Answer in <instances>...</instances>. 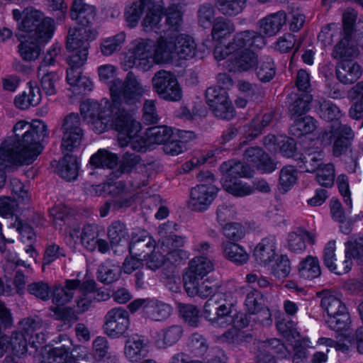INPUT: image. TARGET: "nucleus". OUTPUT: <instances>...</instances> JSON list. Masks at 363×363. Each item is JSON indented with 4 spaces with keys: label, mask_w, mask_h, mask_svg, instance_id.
Listing matches in <instances>:
<instances>
[{
    "label": "nucleus",
    "mask_w": 363,
    "mask_h": 363,
    "mask_svg": "<svg viewBox=\"0 0 363 363\" xmlns=\"http://www.w3.org/2000/svg\"><path fill=\"white\" fill-rule=\"evenodd\" d=\"M13 132L15 137L7 138L0 145V166L10 170L32 164L42 152V142L48 136L47 125L41 121H19Z\"/></svg>",
    "instance_id": "1"
},
{
    "label": "nucleus",
    "mask_w": 363,
    "mask_h": 363,
    "mask_svg": "<svg viewBox=\"0 0 363 363\" xmlns=\"http://www.w3.org/2000/svg\"><path fill=\"white\" fill-rule=\"evenodd\" d=\"M54 28V21L51 18H44L40 11L26 9L23 12L16 35L18 39L28 38L48 41L51 38Z\"/></svg>",
    "instance_id": "2"
},
{
    "label": "nucleus",
    "mask_w": 363,
    "mask_h": 363,
    "mask_svg": "<svg viewBox=\"0 0 363 363\" xmlns=\"http://www.w3.org/2000/svg\"><path fill=\"white\" fill-rule=\"evenodd\" d=\"M97 32L86 28H70L68 30L66 48L71 54L67 57L69 66L82 69L89 48V41L96 38Z\"/></svg>",
    "instance_id": "3"
},
{
    "label": "nucleus",
    "mask_w": 363,
    "mask_h": 363,
    "mask_svg": "<svg viewBox=\"0 0 363 363\" xmlns=\"http://www.w3.org/2000/svg\"><path fill=\"white\" fill-rule=\"evenodd\" d=\"M196 43L194 39L187 35L181 34L169 38H160L156 48V57L162 62H169L175 57L187 60L194 57Z\"/></svg>",
    "instance_id": "4"
},
{
    "label": "nucleus",
    "mask_w": 363,
    "mask_h": 363,
    "mask_svg": "<svg viewBox=\"0 0 363 363\" xmlns=\"http://www.w3.org/2000/svg\"><path fill=\"white\" fill-rule=\"evenodd\" d=\"M145 91V86L133 72H128L123 81L114 79L110 86L111 100L118 108L138 101Z\"/></svg>",
    "instance_id": "5"
},
{
    "label": "nucleus",
    "mask_w": 363,
    "mask_h": 363,
    "mask_svg": "<svg viewBox=\"0 0 363 363\" xmlns=\"http://www.w3.org/2000/svg\"><path fill=\"white\" fill-rule=\"evenodd\" d=\"M123 118H118L116 121L119 145L122 147L130 146V149L136 152H146L150 143L146 136L143 138L138 135L141 130L140 122L133 118L130 112Z\"/></svg>",
    "instance_id": "6"
},
{
    "label": "nucleus",
    "mask_w": 363,
    "mask_h": 363,
    "mask_svg": "<svg viewBox=\"0 0 363 363\" xmlns=\"http://www.w3.org/2000/svg\"><path fill=\"white\" fill-rule=\"evenodd\" d=\"M41 326L42 320L38 316L23 318L19 323L20 333H13L10 338L1 336L0 349L1 351L0 355H2L10 347L16 355L26 353L27 352V337L32 335Z\"/></svg>",
    "instance_id": "7"
},
{
    "label": "nucleus",
    "mask_w": 363,
    "mask_h": 363,
    "mask_svg": "<svg viewBox=\"0 0 363 363\" xmlns=\"http://www.w3.org/2000/svg\"><path fill=\"white\" fill-rule=\"evenodd\" d=\"M320 306L327 312L325 321L330 329L338 332L348 328L350 324V315L345 305L338 297L330 293H325Z\"/></svg>",
    "instance_id": "8"
},
{
    "label": "nucleus",
    "mask_w": 363,
    "mask_h": 363,
    "mask_svg": "<svg viewBox=\"0 0 363 363\" xmlns=\"http://www.w3.org/2000/svg\"><path fill=\"white\" fill-rule=\"evenodd\" d=\"M60 131L62 134L61 149L62 152H72L81 145L84 130L77 113H70L61 121Z\"/></svg>",
    "instance_id": "9"
},
{
    "label": "nucleus",
    "mask_w": 363,
    "mask_h": 363,
    "mask_svg": "<svg viewBox=\"0 0 363 363\" xmlns=\"http://www.w3.org/2000/svg\"><path fill=\"white\" fill-rule=\"evenodd\" d=\"M235 300L231 293L218 294L214 298H210L203 306V316L213 323H219L223 318H230L235 316Z\"/></svg>",
    "instance_id": "10"
},
{
    "label": "nucleus",
    "mask_w": 363,
    "mask_h": 363,
    "mask_svg": "<svg viewBox=\"0 0 363 363\" xmlns=\"http://www.w3.org/2000/svg\"><path fill=\"white\" fill-rule=\"evenodd\" d=\"M322 138L323 140H328L330 143L333 139V155L337 157L347 152H352L354 133L348 125L335 123L331 125L329 131L323 133Z\"/></svg>",
    "instance_id": "11"
},
{
    "label": "nucleus",
    "mask_w": 363,
    "mask_h": 363,
    "mask_svg": "<svg viewBox=\"0 0 363 363\" xmlns=\"http://www.w3.org/2000/svg\"><path fill=\"white\" fill-rule=\"evenodd\" d=\"M154 91L162 99L178 101L182 97V91L175 75L170 72L161 69L152 78Z\"/></svg>",
    "instance_id": "12"
},
{
    "label": "nucleus",
    "mask_w": 363,
    "mask_h": 363,
    "mask_svg": "<svg viewBox=\"0 0 363 363\" xmlns=\"http://www.w3.org/2000/svg\"><path fill=\"white\" fill-rule=\"evenodd\" d=\"M96 289L93 279L81 281L79 279H66L62 286H55L52 291V302L57 306H64L69 303L78 293H92Z\"/></svg>",
    "instance_id": "13"
},
{
    "label": "nucleus",
    "mask_w": 363,
    "mask_h": 363,
    "mask_svg": "<svg viewBox=\"0 0 363 363\" xmlns=\"http://www.w3.org/2000/svg\"><path fill=\"white\" fill-rule=\"evenodd\" d=\"M156 48L154 41L150 39H137L133 43V46L129 50L128 54L124 59V67L127 69L133 67H142L145 69L148 63V59L154 55L156 57Z\"/></svg>",
    "instance_id": "14"
},
{
    "label": "nucleus",
    "mask_w": 363,
    "mask_h": 363,
    "mask_svg": "<svg viewBox=\"0 0 363 363\" xmlns=\"http://www.w3.org/2000/svg\"><path fill=\"white\" fill-rule=\"evenodd\" d=\"M130 323L128 311L123 307H116L105 315L103 329L108 337L118 338L125 333Z\"/></svg>",
    "instance_id": "15"
},
{
    "label": "nucleus",
    "mask_w": 363,
    "mask_h": 363,
    "mask_svg": "<svg viewBox=\"0 0 363 363\" xmlns=\"http://www.w3.org/2000/svg\"><path fill=\"white\" fill-rule=\"evenodd\" d=\"M213 184H198L191 189L189 208L194 211L203 212L208 208L218 193Z\"/></svg>",
    "instance_id": "16"
},
{
    "label": "nucleus",
    "mask_w": 363,
    "mask_h": 363,
    "mask_svg": "<svg viewBox=\"0 0 363 363\" xmlns=\"http://www.w3.org/2000/svg\"><path fill=\"white\" fill-rule=\"evenodd\" d=\"M158 4V8L166 16L164 28L162 32L164 35L160 38H169L172 33L179 31L182 22V9L184 6V0H172L167 9L164 7V4Z\"/></svg>",
    "instance_id": "17"
},
{
    "label": "nucleus",
    "mask_w": 363,
    "mask_h": 363,
    "mask_svg": "<svg viewBox=\"0 0 363 363\" xmlns=\"http://www.w3.org/2000/svg\"><path fill=\"white\" fill-rule=\"evenodd\" d=\"M149 353V340L143 335L132 334L128 336L124 346V354L132 363H139Z\"/></svg>",
    "instance_id": "18"
},
{
    "label": "nucleus",
    "mask_w": 363,
    "mask_h": 363,
    "mask_svg": "<svg viewBox=\"0 0 363 363\" xmlns=\"http://www.w3.org/2000/svg\"><path fill=\"white\" fill-rule=\"evenodd\" d=\"M324 158V152L318 147H304L295 155V160L299 168L309 173L315 172L323 166Z\"/></svg>",
    "instance_id": "19"
},
{
    "label": "nucleus",
    "mask_w": 363,
    "mask_h": 363,
    "mask_svg": "<svg viewBox=\"0 0 363 363\" xmlns=\"http://www.w3.org/2000/svg\"><path fill=\"white\" fill-rule=\"evenodd\" d=\"M184 289L190 297L207 298L219 294L221 284L218 281L202 279L184 280Z\"/></svg>",
    "instance_id": "20"
},
{
    "label": "nucleus",
    "mask_w": 363,
    "mask_h": 363,
    "mask_svg": "<svg viewBox=\"0 0 363 363\" xmlns=\"http://www.w3.org/2000/svg\"><path fill=\"white\" fill-rule=\"evenodd\" d=\"M255 354L267 359H272L275 363L274 356L279 359H286L290 356V351L281 341L277 338H272L265 341L258 342L255 347Z\"/></svg>",
    "instance_id": "21"
},
{
    "label": "nucleus",
    "mask_w": 363,
    "mask_h": 363,
    "mask_svg": "<svg viewBox=\"0 0 363 363\" xmlns=\"http://www.w3.org/2000/svg\"><path fill=\"white\" fill-rule=\"evenodd\" d=\"M129 113L130 111L125 108H118L113 105L111 109H106L101 116L88 121V122L91 123L93 130L100 134L107 130L109 123H111L116 129V120L118 118L124 119L123 118L128 116Z\"/></svg>",
    "instance_id": "22"
},
{
    "label": "nucleus",
    "mask_w": 363,
    "mask_h": 363,
    "mask_svg": "<svg viewBox=\"0 0 363 363\" xmlns=\"http://www.w3.org/2000/svg\"><path fill=\"white\" fill-rule=\"evenodd\" d=\"M265 37L260 33L247 30L237 33L230 47L232 49L244 50L261 49L266 45Z\"/></svg>",
    "instance_id": "23"
},
{
    "label": "nucleus",
    "mask_w": 363,
    "mask_h": 363,
    "mask_svg": "<svg viewBox=\"0 0 363 363\" xmlns=\"http://www.w3.org/2000/svg\"><path fill=\"white\" fill-rule=\"evenodd\" d=\"M257 62L255 52L248 49H235L234 53L226 61V67L230 72H244L253 68Z\"/></svg>",
    "instance_id": "24"
},
{
    "label": "nucleus",
    "mask_w": 363,
    "mask_h": 363,
    "mask_svg": "<svg viewBox=\"0 0 363 363\" xmlns=\"http://www.w3.org/2000/svg\"><path fill=\"white\" fill-rule=\"evenodd\" d=\"M177 225L174 222H167L159 227L158 233L160 237L159 245L164 252L180 248L184 245V238L174 233L177 230Z\"/></svg>",
    "instance_id": "25"
},
{
    "label": "nucleus",
    "mask_w": 363,
    "mask_h": 363,
    "mask_svg": "<svg viewBox=\"0 0 363 363\" xmlns=\"http://www.w3.org/2000/svg\"><path fill=\"white\" fill-rule=\"evenodd\" d=\"M70 17L82 25V28L91 29L89 26L94 21L95 7L84 3L82 0H74L70 9Z\"/></svg>",
    "instance_id": "26"
},
{
    "label": "nucleus",
    "mask_w": 363,
    "mask_h": 363,
    "mask_svg": "<svg viewBox=\"0 0 363 363\" xmlns=\"http://www.w3.org/2000/svg\"><path fill=\"white\" fill-rule=\"evenodd\" d=\"M155 241L146 231L132 234L129 251L131 255L145 258L155 249Z\"/></svg>",
    "instance_id": "27"
},
{
    "label": "nucleus",
    "mask_w": 363,
    "mask_h": 363,
    "mask_svg": "<svg viewBox=\"0 0 363 363\" xmlns=\"http://www.w3.org/2000/svg\"><path fill=\"white\" fill-rule=\"evenodd\" d=\"M286 22V14L283 11L269 14L258 22L260 33L265 38L274 36L281 30Z\"/></svg>",
    "instance_id": "28"
},
{
    "label": "nucleus",
    "mask_w": 363,
    "mask_h": 363,
    "mask_svg": "<svg viewBox=\"0 0 363 363\" xmlns=\"http://www.w3.org/2000/svg\"><path fill=\"white\" fill-rule=\"evenodd\" d=\"M214 265L211 259L206 257L198 256L192 259L189 263L188 271L183 275V281L203 279L213 271Z\"/></svg>",
    "instance_id": "29"
},
{
    "label": "nucleus",
    "mask_w": 363,
    "mask_h": 363,
    "mask_svg": "<svg viewBox=\"0 0 363 363\" xmlns=\"http://www.w3.org/2000/svg\"><path fill=\"white\" fill-rule=\"evenodd\" d=\"M220 170L223 176L222 181L233 180L237 177H251L253 173L249 164L234 160L223 162L220 166Z\"/></svg>",
    "instance_id": "30"
},
{
    "label": "nucleus",
    "mask_w": 363,
    "mask_h": 363,
    "mask_svg": "<svg viewBox=\"0 0 363 363\" xmlns=\"http://www.w3.org/2000/svg\"><path fill=\"white\" fill-rule=\"evenodd\" d=\"M306 242L313 244V237L305 229L297 228L288 234L286 247L291 252L301 253L306 248Z\"/></svg>",
    "instance_id": "31"
},
{
    "label": "nucleus",
    "mask_w": 363,
    "mask_h": 363,
    "mask_svg": "<svg viewBox=\"0 0 363 363\" xmlns=\"http://www.w3.org/2000/svg\"><path fill=\"white\" fill-rule=\"evenodd\" d=\"M362 75V68L352 60L340 62L336 67V76L338 80L345 84L356 82Z\"/></svg>",
    "instance_id": "32"
},
{
    "label": "nucleus",
    "mask_w": 363,
    "mask_h": 363,
    "mask_svg": "<svg viewBox=\"0 0 363 363\" xmlns=\"http://www.w3.org/2000/svg\"><path fill=\"white\" fill-rule=\"evenodd\" d=\"M113 101H109L107 99H103L99 102L92 99H86L80 105L81 115L85 120L90 121L96 118L103 114L106 109H111Z\"/></svg>",
    "instance_id": "33"
},
{
    "label": "nucleus",
    "mask_w": 363,
    "mask_h": 363,
    "mask_svg": "<svg viewBox=\"0 0 363 363\" xmlns=\"http://www.w3.org/2000/svg\"><path fill=\"white\" fill-rule=\"evenodd\" d=\"M276 238L270 235L262 240L254 250V257L259 264H267L275 257Z\"/></svg>",
    "instance_id": "34"
},
{
    "label": "nucleus",
    "mask_w": 363,
    "mask_h": 363,
    "mask_svg": "<svg viewBox=\"0 0 363 363\" xmlns=\"http://www.w3.org/2000/svg\"><path fill=\"white\" fill-rule=\"evenodd\" d=\"M183 335L180 325H173L164 328L156 334L155 344L158 348L164 349L177 343Z\"/></svg>",
    "instance_id": "35"
},
{
    "label": "nucleus",
    "mask_w": 363,
    "mask_h": 363,
    "mask_svg": "<svg viewBox=\"0 0 363 363\" xmlns=\"http://www.w3.org/2000/svg\"><path fill=\"white\" fill-rule=\"evenodd\" d=\"M352 36L342 35V38L335 45L331 55L333 59L344 62L352 60L358 53L357 48L352 42Z\"/></svg>",
    "instance_id": "36"
},
{
    "label": "nucleus",
    "mask_w": 363,
    "mask_h": 363,
    "mask_svg": "<svg viewBox=\"0 0 363 363\" xmlns=\"http://www.w3.org/2000/svg\"><path fill=\"white\" fill-rule=\"evenodd\" d=\"M225 258L237 265H242L248 261L249 255L240 245L230 241H223L221 244Z\"/></svg>",
    "instance_id": "37"
},
{
    "label": "nucleus",
    "mask_w": 363,
    "mask_h": 363,
    "mask_svg": "<svg viewBox=\"0 0 363 363\" xmlns=\"http://www.w3.org/2000/svg\"><path fill=\"white\" fill-rule=\"evenodd\" d=\"M157 2V0H138L127 6L124 15L128 26L130 28L135 27L145 8L150 9V6L152 5L154 7V4Z\"/></svg>",
    "instance_id": "38"
},
{
    "label": "nucleus",
    "mask_w": 363,
    "mask_h": 363,
    "mask_svg": "<svg viewBox=\"0 0 363 363\" xmlns=\"http://www.w3.org/2000/svg\"><path fill=\"white\" fill-rule=\"evenodd\" d=\"M28 89L23 94L16 96L14 104L20 109H27L30 106H35L39 104L42 99L40 88L32 82L28 83Z\"/></svg>",
    "instance_id": "39"
},
{
    "label": "nucleus",
    "mask_w": 363,
    "mask_h": 363,
    "mask_svg": "<svg viewBox=\"0 0 363 363\" xmlns=\"http://www.w3.org/2000/svg\"><path fill=\"white\" fill-rule=\"evenodd\" d=\"M171 306L158 300H150L144 306V312L147 318L152 320L161 321L167 318L171 314Z\"/></svg>",
    "instance_id": "40"
},
{
    "label": "nucleus",
    "mask_w": 363,
    "mask_h": 363,
    "mask_svg": "<svg viewBox=\"0 0 363 363\" xmlns=\"http://www.w3.org/2000/svg\"><path fill=\"white\" fill-rule=\"evenodd\" d=\"M64 157L59 162L57 167L59 175L67 181L74 180L78 175V162L76 157L69 154L70 152H63Z\"/></svg>",
    "instance_id": "41"
},
{
    "label": "nucleus",
    "mask_w": 363,
    "mask_h": 363,
    "mask_svg": "<svg viewBox=\"0 0 363 363\" xmlns=\"http://www.w3.org/2000/svg\"><path fill=\"white\" fill-rule=\"evenodd\" d=\"M298 274L301 278L312 280L321 274L319 259L317 257L308 255L298 265Z\"/></svg>",
    "instance_id": "42"
},
{
    "label": "nucleus",
    "mask_w": 363,
    "mask_h": 363,
    "mask_svg": "<svg viewBox=\"0 0 363 363\" xmlns=\"http://www.w3.org/2000/svg\"><path fill=\"white\" fill-rule=\"evenodd\" d=\"M38 77L40 78L41 88L47 96L56 94L57 85L60 81V76L56 72L48 71L43 69V66H39Z\"/></svg>",
    "instance_id": "43"
},
{
    "label": "nucleus",
    "mask_w": 363,
    "mask_h": 363,
    "mask_svg": "<svg viewBox=\"0 0 363 363\" xmlns=\"http://www.w3.org/2000/svg\"><path fill=\"white\" fill-rule=\"evenodd\" d=\"M316 109L319 116L327 121H333L334 125L335 123H340L339 118L342 113L340 108L329 100L321 99L315 101Z\"/></svg>",
    "instance_id": "44"
},
{
    "label": "nucleus",
    "mask_w": 363,
    "mask_h": 363,
    "mask_svg": "<svg viewBox=\"0 0 363 363\" xmlns=\"http://www.w3.org/2000/svg\"><path fill=\"white\" fill-rule=\"evenodd\" d=\"M313 96L309 93L296 94L289 106V113L291 117L301 116L310 109Z\"/></svg>",
    "instance_id": "45"
},
{
    "label": "nucleus",
    "mask_w": 363,
    "mask_h": 363,
    "mask_svg": "<svg viewBox=\"0 0 363 363\" xmlns=\"http://www.w3.org/2000/svg\"><path fill=\"white\" fill-rule=\"evenodd\" d=\"M298 172L293 165H286L279 172L278 189L280 193L288 192L296 183Z\"/></svg>",
    "instance_id": "46"
},
{
    "label": "nucleus",
    "mask_w": 363,
    "mask_h": 363,
    "mask_svg": "<svg viewBox=\"0 0 363 363\" xmlns=\"http://www.w3.org/2000/svg\"><path fill=\"white\" fill-rule=\"evenodd\" d=\"M21 43L18 45V52L21 57L26 61L35 60L40 54V43L41 40L25 38L18 39Z\"/></svg>",
    "instance_id": "47"
},
{
    "label": "nucleus",
    "mask_w": 363,
    "mask_h": 363,
    "mask_svg": "<svg viewBox=\"0 0 363 363\" xmlns=\"http://www.w3.org/2000/svg\"><path fill=\"white\" fill-rule=\"evenodd\" d=\"M107 235L113 247L126 242L129 237L126 225L118 220H113L108 227Z\"/></svg>",
    "instance_id": "48"
},
{
    "label": "nucleus",
    "mask_w": 363,
    "mask_h": 363,
    "mask_svg": "<svg viewBox=\"0 0 363 363\" xmlns=\"http://www.w3.org/2000/svg\"><path fill=\"white\" fill-rule=\"evenodd\" d=\"M119 266L106 260L101 263L97 270V279L99 281L109 284L118 280L120 277Z\"/></svg>",
    "instance_id": "49"
},
{
    "label": "nucleus",
    "mask_w": 363,
    "mask_h": 363,
    "mask_svg": "<svg viewBox=\"0 0 363 363\" xmlns=\"http://www.w3.org/2000/svg\"><path fill=\"white\" fill-rule=\"evenodd\" d=\"M247 0H215L218 11L225 16H235L242 12Z\"/></svg>",
    "instance_id": "50"
},
{
    "label": "nucleus",
    "mask_w": 363,
    "mask_h": 363,
    "mask_svg": "<svg viewBox=\"0 0 363 363\" xmlns=\"http://www.w3.org/2000/svg\"><path fill=\"white\" fill-rule=\"evenodd\" d=\"M235 30L234 23L223 16L216 18L213 22L211 35L213 40H220Z\"/></svg>",
    "instance_id": "51"
},
{
    "label": "nucleus",
    "mask_w": 363,
    "mask_h": 363,
    "mask_svg": "<svg viewBox=\"0 0 363 363\" xmlns=\"http://www.w3.org/2000/svg\"><path fill=\"white\" fill-rule=\"evenodd\" d=\"M99 235V230L98 225L87 223L82 228V231L79 237L82 245L86 249L89 251H94L96 248Z\"/></svg>",
    "instance_id": "52"
},
{
    "label": "nucleus",
    "mask_w": 363,
    "mask_h": 363,
    "mask_svg": "<svg viewBox=\"0 0 363 363\" xmlns=\"http://www.w3.org/2000/svg\"><path fill=\"white\" fill-rule=\"evenodd\" d=\"M256 75L258 79L263 82H270L276 74V67L274 60L270 57H264L257 62Z\"/></svg>",
    "instance_id": "53"
},
{
    "label": "nucleus",
    "mask_w": 363,
    "mask_h": 363,
    "mask_svg": "<svg viewBox=\"0 0 363 363\" xmlns=\"http://www.w3.org/2000/svg\"><path fill=\"white\" fill-rule=\"evenodd\" d=\"M117 161L116 155L101 149L91 157L89 164L94 167L112 169L116 165Z\"/></svg>",
    "instance_id": "54"
},
{
    "label": "nucleus",
    "mask_w": 363,
    "mask_h": 363,
    "mask_svg": "<svg viewBox=\"0 0 363 363\" xmlns=\"http://www.w3.org/2000/svg\"><path fill=\"white\" fill-rule=\"evenodd\" d=\"M345 253L358 264H363V236L350 237L345 243Z\"/></svg>",
    "instance_id": "55"
},
{
    "label": "nucleus",
    "mask_w": 363,
    "mask_h": 363,
    "mask_svg": "<svg viewBox=\"0 0 363 363\" xmlns=\"http://www.w3.org/2000/svg\"><path fill=\"white\" fill-rule=\"evenodd\" d=\"M145 134L150 144H164L172 136V130L164 125L154 126L148 128Z\"/></svg>",
    "instance_id": "56"
},
{
    "label": "nucleus",
    "mask_w": 363,
    "mask_h": 363,
    "mask_svg": "<svg viewBox=\"0 0 363 363\" xmlns=\"http://www.w3.org/2000/svg\"><path fill=\"white\" fill-rule=\"evenodd\" d=\"M315 128V121L308 116L296 119L290 128V131L294 135L300 137L313 132Z\"/></svg>",
    "instance_id": "57"
},
{
    "label": "nucleus",
    "mask_w": 363,
    "mask_h": 363,
    "mask_svg": "<svg viewBox=\"0 0 363 363\" xmlns=\"http://www.w3.org/2000/svg\"><path fill=\"white\" fill-rule=\"evenodd\" d=\"M125 40V34L121 32L112 37L104 39L101 43V51L105 56L111 55L115 52L119 51Z\"/></svg>",
    "instance_id": "58"
},
{
    "label": "nucleus",
    "mask_w": 363,
    "mask_h": 363,
    "mask_svg": "<svg viewBox=\"0 0 363 363\" xmlns=\"http://www.w3.org/2000/svg\"><path fill=\"white\" fill-rule=\"evenodd\" d=\"M273 118L274 111H269L263 115L260 123L257 124L255 121H252L248 125L245 126L246 139L250 140L261 134L262 130L272 122Z\"/></svg>",
    "instance_id": "59"
},
{
    "label": "nucleus",
    "mask_w": 363,
    "mask_h": 363,
    "mask_svg": "<svg viewBox=\"0 0 363 363\" xmlns=\"http://www.w3.org/2000/svg\"><path fill=\"white\" fill-rule=\"evenodd\" d=\"M222 185L226 191L235 196L242 197L254 192V189L251 186L232 179L222 181Z\"/></svg>",
    "instance_id": "60"
},
{
    "label": "nucleus",
    "mask_w": 363,
    "mask_h": 363,
    "mask_svg": "<svg viewBox=\"0 0 363 363\" xmlns=\"http://www.w3.org/2000/svg\"><path fill=\"white\" fill-rule=\"evenodd\" d=\"M357 18V13L352 9H347L344 12L342 16V35L356 38V36L359 34V33L360 31V29H357V25H356L355 28L354 27Z\"/></svg>",
    "instance_id": "61"
},
{
    "label": "nucleus",
    "mask_w": 363,
    "mask_h": 363,
    "mask_svg": "<svg viewBox=\"0 0 363 363\" xmlns=\"http://www.w3.org/2000/svg\"><path fill=\"white\" fill-rule=\"evenodd\" d=\"M264 305L263 296L259 291L251 289L247 292L245 306L250 314L257 313Z\"/></svg>",
    "instance_id": "62"
},
{
    "label": "nucleus",
    "mask_w": 363,
    "mask_h": 363,
    "mask_svg": "<svg viewBox=\"0 0 363 363\" xmlns=\"http://www.w3.org/2000/svg\"><path fill=\"white\" fill-rule=\"evenodd\" d=\"M223 235L228 241L236 242L242 240L245 235V229L240 223L230 222L223 225L221 229Z\"/></svg>",
    "instance_id": "63"
},
{
    "label": "nucleus",
    "mask_w": 363,
    "mask_h": 363,
    "mask_svg": "<svg viewBox=\"0 0 363 363\" xmlns=\"http://www.w3.org/2000/svg\"><path fill=\"white\" fill-rule=\"evenodd\" d=\"M277 330L288 340H294V343L298 340H302L298 331L296 328V323L290 319L284 318L277 323Z\"/></svg>",
    "instance_id": "64"
}]
</instances>
